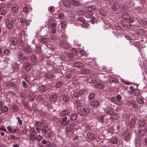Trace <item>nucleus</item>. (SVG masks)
<instances>
[{
    "instance_id": "obj_58",
    "label": "nucleus",
    "mask_w": 147,
    "mask_h": 147,
    "mask_svg": "<svg viewBox=\"0 0 147 147\" xmlns=\"http://www.w3.org/2000/svg\"><path fill=\"white\" fill-rule=\"evenodd\" d=\"M77 21L80 22V23L84 24L85 22L84 19L82 18H79L77 19Z\"/></svg>"
},
{
    "instance_id": "obj_37",
    "label": "nucleus",
    "mask_w": 147,
    "mask_h": 147,
    "mask_svg": "<svg viewBox=\"0 0 147 147\" xmlns=\"http://www.w3.org/2000/svg\"><path fill=\"white\" fill-rule=\"evenodd\" d=\"M75 18V16L74 14L72 13H70L69 14L68 20L71 21H73Z\"/></svg>"
},
{
    "instance_id": "obj_35",
    "label": "nucleus",
    "mask_w": 147,
    "mask_h": 147,
    "mask_svg": "<svg viewBox=\"0 0 147 147\" xmlns=\"http://www.w3.org/2000/svg\"><path fill=\"white\" fill-rule=\"evenodd\" d=\"M20 21L22 25L25 26H28L29 24L28 22L26 20L20 18Z\"/></svg>"
},
{
    "instance_id": "obj_25",
    "label": "nucleus",
    "mask_w": 147,
    "mask_h": 147,
    "mask_svg": "<svg viewBox=\"0 0 147 147\" xmlns=\"http://www.w3.org/2000/svg\"><path fill=\"white\" fill-rule=\"evenodd\" d=\"M145 31L143 29H139L138 30L137 33L138 35L140 36H142L144 35L145 33Z\"/></svg>"
},
{
    "instance_id": "obj_56",
    "label": "nucleus",
    "mask_w": 147,
    "mask_h": 147,
    "mask_svg": "<svg viewBox=\"0 0 147 147\" xmlns=\"http://www.w3.org/2000/svg\"><path fill=\"white\" fill-rule=\"evenodd\" d=\"M12 109L14 111H17L19 110L18 107L16 105H13Z\"/></svg>"
},
{
    "instance_id": "obj_49",
    "label": "nucleus",
    "mask_w": 147,
    "mask_h": 147,
    "mask_svg": "<svg viewBox=\"0 0 147 147\" xmlns=\"http://www.w3.org/2000/svg\"><path fill=\"white\" fill-rule=\"evenodd\" d=\"M14 96V94L11 91H9L8 93L7 96L9 99L12 98Z\"/></svg>"
},
{
    "instance_id": "obj_39",
    "label": "nucleus",
    "mask_w": 147,
    "mask_h": 147,
    "mask_svg": "<svg viewBox=\"0 0 147 147\" xmlns=\"http://www.w3.org/2000/svg\"><path fill=\"white\" fill-rule=\"evenodd\" d=\"M146 120L144 119H142L140 120L139 123V126L141 127L144 126L146 123Z\"/></svg>"
},
{
    "instance_id": "obj_7",
    "label": "nucleus",
    "mask_w": 147,
    "mask_h": 147,
    "mask_svg": "<svg viewBox=\"0 0 147 147\" xmlns=\"http://www.w3.org/2000/svg\"><path fill=\"white\" fill-rule=\"evenodd\" d=\"M90 105L93 108H97L99 106V102L97 100H94L90 102Z\"/></svg>"
},
{
    "instance_id": "obj_16",
    "label": "nucleus",
    "mask_w": 147,
    "mask_h": 147,
    "mask_svg": "<svg viewBox=\"0 0 147 147\" xmlns=\"http://www.w3.org/2000/svg\"><path fill=\"white\" fill-rule=\"evenodd\" d=\"M87 136L88 138L91 140L94 139L96 137V134L92 132L88 133L87 134Z\"/></svg>"
},
{
    "instance_id": "obj_22",
    "label": "nucleus",
    "mask_w": 147,
    "mask_h": 147,
    "mask_svg": "<svg viewBox=\"0 0 147 147\" xmlns=\"http://www.w3.org/2000/svg\"><path fill=\"white\" fill-rule=\"evenodd\" d=\"M28 98L30 101H33L35 98L34 93L31 92H29Z\"/></svg>"
},
{
    "instance_id": "obj_26",
    "label": "nucleus",
    "mask_w": 147,
    "mask_h": 147,
    "mask_svg": "<svg viewBox=\"0 0 147 147\" xmlns=\"http://www.w3.org/2000/svg\"><path fill=\"white\" fill-rule=\"evenodd\" d=\"M99 13L101 16H105L107 14V11L102 9H101L99 11Z\"/></svg>"
},
{
    "instance_id": "obj_63",
    "label": "nucleus",
    "mask_w": 147,
    "mask_h": 147,
    "mask_svg": "<svg viewBox=\"0 0 147 147\" xmlns=\"http://www.w3.org/2000/svg\"><path fill=\"white\" fill-rule=\"evenodd\" d=\"M17 56L19 59H20L23 55V53L21 52H19L17 53Z\"/></svg>"
},
{
    "instance_id": "obj_9",
    "label": "nucleus",
    "mask_w": 147,
    "mask_h": 147,
    "mask_svg": "<svg viewBox=\"0 0 147 147\" xmlns=\"http://www.w3.org/2000/svg\"><path fill=\"white\" fill-rule=\"evenodd\" d=\"M30 60L31 64L32 65H36L37 61L36 57L34 54H32L30 57Z\"/></svg>"
},
{
    "instance_id": "obj_32",
    "label": "nucleus",
    "mask_w": 147,
    "mask_h": 147,
    "mask_svg": "<svg viewBox=\"0 0 147 147\" xmlns=\"http://www.w3.org/2000/svg\"><path fill=\"white\" fill-rule=\"evenodd\" d=\"M78 115L76 113H72L70 116V119L71 120L75 121L77 118Z\"/></svg>"
},
{
    "instance_id": "obj_12",
    "label": "nucleus",
    "mask_w": 147,
    "mask_h": 147,
    "mask_svg": "<svg viewBox=\"0 0 147 147\" xmlns=\"http://www.w3.org/2000/svg\"><path fill=\"white\" fill-rule=\"evenodd\" d=\"M70 110L68 109H67L63 110V111L60 112L59 113V115L61 117L64 116L65 115L69 113Z\"/></svg>"
},
{
    "instance_id": "obj_14",
    "label": "nucleus",
    "mask_w": 147,
    "mask_h": 147,
    "mask_svg": "<svg viewBox=\"0 0 147 147\" xmlns=\"http://www.w3.org/2000/svg\"><path fill=\"white\" fill-rule=\"evenodd\" d=\"M73 66L76 67L83 68L84 67V65L83 63L76 62L73 64Z\"/></svg>"
},
{
    "instance_id": "obj_13",
    "label": "nucleus",
    "mask_w": 147,
    "mask_h": 147,
    "mask_svg": "<svg viewBox=\"0 0 147 147\" xmlns=\"http://www.w3.org/2000/svg\"><path fill=\"white\" fill-rule=\"evenodd\" d=\"M110 100L114 103L119 105H122L123 103V101H119L117 100L115 98L112 97L110 99Z\"/></svg>"
},
{
    "instance_id": "obj_40",
    "label": "nucleus",
    "mask_w": 147,
    "mask_h": 147,
    "mask_svg": "<svg viewBox=\"0 0 147 147\" xmlns=\"http://www.w3.org/2000/svg\"><path fill=\"white\" fill-rule=\"evenodd\" d=\"M80 72L82 74H88L90 73V71L86 69H82L80 70Z\"/></svg>"
},
{
    "instance_id": "obj_57",
    "label": "nucleus",
    "mask_w": 147,
    "mask_h": 147,
    "mask_svg": "<svg viewBox=\"0 0 147 147\" xmlns=\"http://www.w3.org/2000/svg\"><path fill=\"white\" fill-rule=\"evenodd\" d=\"M35 50L38 53H39L41 52V48L40 46H37L36 47Z\"/></svg>"
},
{
    "instance_id": "obj_29",
    "label": "nucleus",
    "mask_w": 147,
    "mask_h": 147,
    "mask_svg": "<svg viewBox=\"0 0 147 147\" xmlns=\"http://www.w3.org/2000/svg\"><path fill=\"white\" fill-rule=\"evenodd\" d=\"M62 98L63 101L65 102H69V96L67 95H64L62 97Z\"/></svg>"
},
{
    "instance_id": "obj_20",
    "label": "nucleus",
    "mask_w": 147,
    "mask_h": 147,
    "mask_svg": "<svg viewBox=\"0 0 147 147\" xmlns=\"http://www.w3.org/2000/svg\"><path fill=\"white\" fill-rule=\"evenodd\" d=\"M60 45L63 48L65 49H68L69 47V45L64 41H62L61 42Z\"/></svg>"
},
{
    "instance_id": "obj_17",
    "label": "nucleus",
    "mask_w": 147,
    "mask_h": 147,
    "mask_svg": "<svg viewBox=\"0 0 147 147\" xmlns=\"http://www.w3.org/2000/svg\"><path fill=\"white\" fill-rule=\"evenodd\" d=\"M83 91L82 90L76 91L74 93V95L75 97H78L83 94Z\"/></svg>"
},
{
    "instance_id": "obj_62",
    "label": "nucleus",
    "mask_w": 147,
    "mask_h": 147,
    "mask_svg": "<svg viewBox=\"0 0 147 147\" xmlns=\"http://www.w3.org/2000/svg\"><path fill=\"white\" fill-rule=\"evenodd\" d=\"M53 74L51 73H49L46 74L45 77L47 78H51L53 77Z\"/></svg>"
},
{
    "instance_id": "obj_8",
    "label": "nucleus",
    "mask_w": 147,
    "mask_h": 147,
    "mask_svg": "<svg viewBox=\"0 0 147 147\" xmlns=\"http://www.w3.org/2000/svg\"><path fill=\"white\" fill-rule=\"evenodd\" d=\"M6 86L8 88H12L15 91H16L17 90L16 84L12 82H7L6 84Z\"/></svg>"
},
{
    "instance_id": "obj_2",
    "label": "nucleus",
    "mask_w": 147,
    "mask_h": 147,
    "mask_svg": "<svg viewBox=\"0 0 147 147\" xmlns=\"http://www.w3.org/2000/svg\"><path fill=\"white\" fill-rule=\"evenodd\" d=\"M11 44L12 45H17L18 42L19 43L20 45L22 44V40L21 38L20 37L19 39L18 40L17 38H11L10 40Z\"/></svg>"
},
{
    "instance_id": "obj_19",
    "label": "nucleus",
    "mask_w": 147,
    "mask_h": 147,
    "mask_svg": "<svg viewBox=\"0 0 147 147\" xmlns=\"http://www.w3.org/2000/svg\"><path fill=\"white\" fill-rule=\"evenodd\" d=\"M57 95L56 94H54L50 95L49 97V99L51 101H55L57 97Z\"/></svg>"
},
{
    "instance_id": "obj_28",
    "label": "nucleus",
    "mask_w": 147,
    "mask_h": 147,
    "mask_svg": "<svg viewBox=\"0 0 147 147\" xmlns=\"http://www.w3.org/2000/svg\"><path fill=\"white\" fill-rule=\"evenodd\" d=\"M41 129L42 132L43 134L47 133L49 131L48 127L46 125H44L41 128Z\"/></svg>"
},
{
    "instance_id": "obj_23",
    "label": "nucleus",
    "mask_w": 147,
    "mask_h": 147,
    "mask_svg": "<svg viewBox=\"0 0 147 147\" xmlns=\"http://www.w3.org/2000/svg\"><path fill=\"white\" fill-rule=\"evenodd\" d=\"M127 102L128 105L130 107H132L133 108H137V105L133 100L129 101Z\"/></svg>"
},
{
    "instance_id": "obj_3",
    "label": "nucleus",
    "mask_w": 147,
    "mask_h": 147,
    "mask_svg": "<svg viewBox=\"0 0 147 147\" xmlns=\"http://www.w3.org/2000/svg\"><path fill=\"white\" fill-rule=\"evenodd\" d=\"M69 121L67 120V117H65L60 119L59 122L60 124L63 126H65L69 124Z\"/></svg>"
},
{
    "instance_id": "obj_54",
    "label": "nucleus",
    "mask_w": 147,
    "mask_h": 147,
    "mask_svg": "<svg viewBox=\"0 0 147 147\" xmlns=\"http://www.w3.org/2000/svg\"><path fill=\"white\" fill-rule=\"evenodd\" d=\"M113 109L112 108H110L108 111L106 112V113L108 115H112L113 113Z\"/></svg>"
},
{
    "instance_id": "obj_38",
    "label": "nucleus",
    "mask_w": 147,
    "mask_h": 147,
    "mask_svg": "<svg viewBox=\"0 0 147 147\" xmlns=\"http://www.w3.org/2000/svg\"><path fill=\"white\" fill-rule=\"evenodd\" d=\"M127 6L124 5L120 6V10L122 11H127Z\"/></svg>"
},
{
    "instance_id": "obj_6",
    "label": "nucleus",
    "mask_w": 147,
    "mask_h": 147,
    "mask_svg": "<svg viewBox=\"0 0 147 147\" xmlns=\"http://www.w3.org/2000/svg\"><path fill=\"white\" fill-rule=\"evenodd\" d=\"M121 17L123 20L122 21L131 22V21L130 20V16L129 14L126 13H124L122 14Z\"/></svg>"
},
{
    "instance_id": "obj_59",
    "label": "nucleus",
    "mask_w": 147,
    "mask_h": 147,
    "mask_svg": "<svg viewBox=\"0 0 147 147\" xmlns=\"http://www.w3.org/2000/svg\"><path fill=\"white\" fill-rule=\"evenodd\" d=\"M35 140L37 141L38 142L42 140V138L41 136L40 135L37 136L36 137L35 136Z\"/></svg>"
},
{
    "instance_id": "obj_21",
    "label": "nucleus",
    "mask_w": 147,
    "mask_h": 147,
    "mask_svg": "<svg viewBox=\"0 0 147 147\" xmlns=\"http://www.w3.org/2000/svg\"><path fill=\"white\" fill-rule=\"evenodd\" d=\"M40 42L42 43H48L49 41V39L45 37H42L40 39Z\"/></svg>"
},
{
    "instance_id": "obj_61",
    "label": "nucleus",
    "mask_w": 147,
    "mask_h": 147,
    "mask_svg": "<svg viewBox=\"0 0 147 147\" xmlns=\"http://www.w3.org/2000/svg\"><path fill=\"white\" fill-rule=\"evenodd\" d=\"M44 99L42 96L41 95H38L36 97V100L37 101H42Z\"/></svg>"
},
{
    "instance_id": "obj_50",
    "label": "nucleus",
    "mask_w": 147,
    "mask_h": 147,
    "mask_svg": "<svg viewBox=\"0 0 147 147\" xmlns=\"http://www.w3.org/2000/svg\"><path fill=\"white\" fill-rule=\"evenodd\" d=\"M134 45L136 47L138 48H140L142 47L141 44L139 42H134Z\"/></svg>"
},
{
    "instance_id": "obj_43",
    "label": "nucleus",
    "mask_w": 147,
    "mask_h": 147,
    "mask_svg": "<svg viewBox=\"0 0 147 147\" xmlns=\"http://www.w3.org/2000/svg\"><path fill=\"white\" fill-rule=\"evenodd\" d=\"M46 89V87L44 86H39L38 89V90L40 92H42Z\"/></svg>"
},
{
    "instance_id": "obj_53",
    "label": "nucleus",
    "mask_w": 147,
    "mask_h": 147,
    "mask_svg": "<svg viewBox=\"0 0 147 147\" xmlns=\"http://www.w3.org/2000/svg\"><path fill=\"white\" fill-rule=\"evenodd\" d=\"M31 11V9L30 8L26 6L23 9V11L24 13H29Z\"/></svg>"
},
{
    "instance_id": "obj_31",
    "label": "nucleus",
    "mask_w": 147,
    "mask_h": 147,
    "mask_svg": "<svg viewBox=\"0 0 147 147\" xmlns=\"http://www.w3.org/2000/svg\"><path fill=\"white\" fill-rule=\"evenodd\" d=\"M124 138L126 141H128L130 138V134L128 132L125 133L123 135Z\"/></svg>"
},
{
    "instance_id": "obj_46",
    "label": "nucleus",
    "mask_w": 147,
    "mask_h": 147,
    "mask_svg": "<svg viewBox=\"0 0 147 147\" xmlns=\"http://www.w3.org/2000/svg\"><path fill=\"white\" fill-rule=\"evenodd\" d=\"M20 98H21L22 101H24L26 98V94L24 93H22L20 94Z\"/></svg>"
},
{
    "instance_id": "obj_60",
    "label": "nucleus",
    "mask_w": 147,
    "mask_h": 147,
    "mask_svg": "<svg viewBox=\"0 0 147 147\" xmlns=\"http://www.w3.org/2000/svg\"><path fill=\"white\" fill-rule=\"evenodd\" d=\"M137 100L138 103L140 104H143L144 102L143 99L140 97H138L137 98Z\"/></svg>"
},
{
    "instance_id": "obj_51",
    "label": "nucleus",
    "mask_w": 147,
    "mask_h": 147,
    "mask_svg": "<svg viewBox=\"0 0 147 147\" xmlns=\"http://www.w3.org/2000/svg\"><path fill=\"white\" fill-rule=\"evenodd\" d=\"M75 102V105L76 107L79 108L81 106V104L79 100L76 99V100Z\"/></svg>"
},
{
    "instance_id": "obj_41",
    "label": "nucleus",
    "mask_w": 147,
    "mask_h": 147,
    "mask_svg": "<svg viewBox=\"0 0 147 147\" xmlns=\"http://www.w3.org/2000/svg\"><path fill=\"white\" fill-rule=\"evenodd\" d=\"M67 22L65 21H63L61 23V28L62 29H65L66 28Z\"/></svg>"
},
{
    "instance_id": "obj_55",
    "label": "nucleus",
    "mask_w": 147,
    "mask_h": 147,
    "mask_svg": "<svg viewBox=\"0 0 147 147\" xmlns=\"http://www.w3.org/2000/svg\"><path fill=\"white\" fill-rule=\"evenodd\" d=\"M109 80L110 82L114 83H117L118 81V80L117 78H110Z\"/></svg>"
},
{
    "instance_id": "obj_47",
    "label": "nucleus",
    "mask_w": 147,
    "mask_h": 147,
    "mask_svg": "<svg viewBox=\"0 0 147 147\" xmlns=\"http://www.w3.org/2000/svg\"><path fill=\"white\" fill-rule=\"evenodd\" d=\"M71 3L74 6H77L80 4V3L76 0H72Z\"/></svg>"
},
{
    "instance_id": "obj_18",
    "label": "nucleus",
    "mask_w": 147,
    "mask_h": 147,
    "mask_svg": "<svg viewBox=\"0 0 147 147\" xmlns=\"http://www.w3.org/2000/svg\"><path fill=\"white\" fill-rule=\"evenodd\" d=\"M135 122V119H132L129 121L128 123V125L131 127H133L134 126Z\"/></svg>"
},
{
    "instance_id": "obj_36",
    "label": "nucleus",
    "mask_w": 147,
    "mask_h": 147,
    "mask_svg": "<svg viewBox=\"0 0 147 147\" xmlns=\"http://www.w3.org/2000/svg\"><path fill=\"white\" fill-rule=\"evenodd\" d=\"M95 87L98 89H101L104 87V86L101 83H96L94 84Z\"/></svg>"
},
{
    "instance_id": "obj_52",
    "label": "nucleus",
    "mask_w": 147,
    "mask_h": 147,
    "mask_svg": "<svg viewBox=\"0 0 147 147\" xmlns=\"http://www.w3.org/2000/svg\"><path fill=\"white\" fill-rule=\"evenodd\" d=\"M66 55L69 58H70V60L71 61L73 60V59L72 58L73 57V55L71 53L68 52H67L66 53Z\"/></svg>"
},
{
    "instance_id": "obj_34",
    "label": "nucleus",
    "mask_w": 147,
    "mask_h": 147,
    "mask_svg": "<svg viewBox=\"0 0 147 147\" xmlns=\"http://www.w3.org/2000/svg\"><path fill=\"white\" fill-rule=\"evenodd\" d=\"M63 4L67 7H69L71 5V3L68 0H64L63 1Z\"/></svg>"
},
{
    "instance_id": "obj_33",
    "label": "nucleus",
    "mask_w": 147,
    "mask_h": 147,
    "mask_svg": "<svg viewBox=\"0 0 147 147\" xmlns=\"http://www.w3.org/2000/svg\"><path fill=\"white\" fill-rule=\"evenodd\" d=\"M95 6L94 5H92L86 7V10L88 12H90L94 10L95 9Z\"/></svg>"
},
{
    "instance_id": "obj_15",
    "label": "nucleus",
    "mask_w": 147,
    "mask_h": 147,
    "mask_svg": "<svg viewBox=\"0 0 147 147\" xmlns=\"http://www.w3.org/2000/svg\"><path fill=\"white\" fill-rule=\"evenodd\" d=\"M6 24L7 28H8L11 29L13 27V23L8 19H7L6 20Z\"/></svg>"
},
{
    "instance_id": "obj_10",
    "label": "nucleus",
    "mask_w": 147,
    "mask_h": 147,
    "mask_svg": "<svg viewBox=\"0 0 147 147\" xmlns=\"http://www.w3.org/2000/svg\"><path fill=\"white\" fill-rule=\"evenodd\" d=\"M131 22H127L125 21H122L121 22V25L127 28H130L131 27L130 23Z\"/></svg>"
},
{
    "instance_id": "obj_42",
    "label": "nucleus",
    "mask_w": 147,
    "mask_h": 147,
    "mask_svg": "<svg viewBox=\"0 0 147 147\" xmlns=\"http://www.w3.org/2000/svg\"><path fill=\"white\" fill-rule=\"evenodd\" d=\"M119 5L116 3H114L112 7V9L114 11H116L119 7Z\"/></svg>"
},
{
    "instance_id": "obj_1",
    "label": "nucleus",
    "mask_w": 147,
    "mask_h": 147,
    "mask_svg": "<svg viewBox=\"0 0 147 147\" xmlns=\"http://www.w3.org/2000/svg\"><path fill=\"white\" fill-rule=\"evenodd\" d=\"M90 110L88 107L84 106L78 111V114L82 116H84L88 114L90 112Z\"/></svg>"
},
{
    "instance_id": "obj_4",
    "label": "nucleus",
    "mask_w": 147,
    "mask_h": 147,
    "mask_svg": "<svg viewBox=\"0 0 147 147\" xmlns=\"http://www.w3.org/2000/svg\"><path fill=\"white\" fill-rule=\"evenodd\" d=\"M55 20L53 18L50 19L48 21L47 26L49 28H53L57 25V24L55 23Z\"/></svg>"
},
{
    "instance_id": "obj_45",
    "label": "nucleus",
    "mask_w": 147,
    "mask_h": 147,
    "mask_svg": "<svg viewBox=\"0 0 147 147\" xmlns=\"http://www.w3.org/2000/svg\"><path fill=\"white\" fill-rule=\"evenodd\" d=\"M69 125V126L67 127L66 129L67 131H68V132L71 131L74 127V126L73 124H70Z\"/></svg>"
},
{
    "instance_id": "obj_44",
    "label": "nucleus",
    "mask_w": 147,
    "mask_h": 147,
    "mask_svg": "<svg viewBox=\"0 0 147 147\" xmlns=\"http://www.w3.org/2000/svg\"><path fill=\"white\" fill-rule=\"evenodd\" d=\"M36 132L34 128H32L30 129V135H32L33 136H35L36 135Z\"/></svg>"
},
{
    "instance_id": "obj_11",
    "label": "nucleus",
    "mask_w": 147,
    "mask_h": 147,
    "mask_svg": "<svg viewBox=\"0 0 147 147\" xmlns=\"http://www.w3.org/2000/svg\"><path fill=\"white\" fill-rule=\"evenodd\" d=\"M33 65L29 63H26L24 65V68L26 70L28 71L30 70Z\"/></svg>"
},
{
    "instance_id": "obj_27",
    "label": "nucleus",
    "mask_w": 147,
    "mask_h": 147,
    "mask_svg": "<svg viewBox=\"0 0 147 147\" xmlns=\"http://www.w3.org/2000/svg\"><path fill=\"white\" fill-rule=\"evenodd\" d=\"M131 93L136 96H139L140 94V91L138 89H134L131 91Z\"/></svg>"
},
{
    "instance_id": "obj_5",
    "label": "nucleus",
    "mask_w": 147,
    "mask_h": 147,
    "mask_svg": "<svg viewBox=\"0 0 147 147\" xmlns=\"http://www.w3.org/2000/svg\"><path fill=\"white\" fill-rule=\"evenodd\" d=\"M22 50L24 52L27 53H31L32 52V49L30 46L28 45H24L22 47Z\"/></svg>"
},
{
    "instance_id": "obj_48",
    "label": "nucleus",
    "mask_w": 147,
    "mask_h": 147,
    "mask_svg": "<svg viewBox=\"0 0 147 147\" xmlns=\"http://www.w3.org/2000/svg\"><path fill=\"white\" fill-rule=\"evenodd\" d=\"M95 97V94L93 92L91 93L88 96V99L89 100H91L94 99Z\"/></svg>"
},
{
    "instance_id": "obj_30",
    "label": "nucleus",
    "mask_w": 147,
    "mask_h": 147,
    "mask_svg": "<svg viewBox=\"0 0 147 147\" xmlns=\"http://www.w3.org/2000/svg\"><path fill=\"white\" fill-rule=\"evenodd\" d=\"M18 5H16L15 6L13 5H12L11 10L13 13H16L18 11Z\"/></svg>"
},
{
    "instance_id": "obj_64",
    "label": "nucleus",
    "mask_w": 147,
    "mask_h": 147,
    "mask_svg": "<svg viewBox=\"0 0 147 147\" xmlns=\"http://www.w3.org/2000/svg\"><path fill=\"white\" fill-rule=\"evenodd\" d=\"M45 59V57L42 55H40L38 58V60L40 62H42Z\"/></svg>"
},
{
    "instance_id": "obj_24",
    "label": "nucleus",
    "mask_w": 147,
    "mask_h": 147,
    "mask_svg": "<svg viewBox=\"0 0 147 147\" xmlns=\"http://www.w3.org/2000/svg\"><path fill=\"white\" fill-rule=\"evenodd\" d=\"M118 141V140L117 138L115 137H112L110 140V142L111 143L114 144H117Z\"/></svg>"
}]
</instances>
